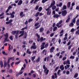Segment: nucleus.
<instances>
[{"instance_id": "6e6d98bb", "label": "nucleus", "mask_w": 79, "mask_h": 79, "mask_svg": "<svg viewBox=\"0 0 79 79\" xmlns=\"http://www.w3.org/2000/svg\"><path fill=\"white\" fill-rule=\"evenodd\" d=\"M62 22L63 21H62V20H60L59 22L58 23L59 24H61V23H62Z\"/></svg>"}, {"instance_id": "58836bf2", "label": "nucleus", "mask_w": 79, "mask_h": 79, "mask_svg": "<svg viewBox=\"0 0 79 79\" xmlns=\"http://www.w3.org/2000/svg\"><path fill=\"white\" fill-rule=\"evenodd\" d=\"M66 63L67 64H70V62L69 60H67V61H66Z\"/></svg>"}, {"instance_id": "e2e57ef3", "label": "nucleus", "mask_w": 79, "mask_h": 79, "mask_svg": "<svg viewBox=\"0 0 79 79\" xmlns=\"http://www.w3.org/2000/svg\"><path fill=\"white\" fill-rule=\"evenodd\" d=\"M69 71H67L66 72V74H67V75H68V74H69Z\"/></svg>"}, {"instance_id": "603ef678", "label": "nucleus", "mask_w": 79, "mask_h": 79, "mask_svg": "<svg viewBox=\"0 0 79 79\" xmlns=\"http://www.w3.org/2000/svg\"><path fill=\"white\" fill-rule=\"evenodd\" d=\"M58 68H59V67H56V69H55V73L56 71H57V70H58Z\"/></svg>"}, {"instance_id": "c9c22d12", "label": "nucleus", "mask_w": 79, "mask_h": 79, "mask_svg": "<svg viewBox=\"0 0 79 79\" xmlns=\"http://www.w3.org/2000/svg\"><path fill=\"white\" fill-rule=\"evenodd\" d=\"M73 46V45H70L68 47V50H70L71 49V48Z\"/></svg>"}, {"instance_id": "c85d7f7f", "label": "nucleus", "mask_w": 79, "mask_h": 79, "mask_svg": "<svg viewBox=\"0 0 79 79\" xmlns=\"http://www.w3.org/2000/svg\"><path fill=\"white\" fill-rule=\"evenodd\" d=\"M39 14H40V12H37L36 14V15H35V16L36 17L38 16H39Z\"/></svg>"}, {"instance_id": "e433bc0d", "label": "nucleus", "mask_w": 79, "mask_h": 79, "mask_svg": "<svg viewBox=\"0 0 79 79\" xmlns=\"http://www.w3.org/2000/svg\"><path fill=\"white\" fill-rule=\"evenodd\" d=\"M48 43H47V44H46L45 45V48H47V47H48Z\"/></svg>"}, {"instance_id": "3c124183", "label": "nucleus", "mask_w": 79, "mask_h": 79, "mask_svg": "<svg viewBox=\"0 0 79 79\" xmlns=\"http://www.w3.org/2000/svg\"><path fill=\"white\" fill-rule=\"evenodd\" d=\"M39 0H35V1H34L33 3L34 4H35L36 2H39Z\"/></svg>"}, {"instance_id": "8fccbe9b", "label": "nucleus", "mask_w": 79, "mask_h": 79, "mask_svg": "<svg viewBox=\"0 0 79 79\" xmlns=\"http://www.w3.org/2000/svg\"><path fill=\"white\" fill-rule=\"evenodd\" d=\"M74 32V28H73L71 30V32Z\"/></svg>"}, {"instance_id": "0e129e2a", "label": "nucleus", "mask_w": 79, "mask_h": 79, "mask_svg": "<svg viewBox=\"0 0 79 79\" xmlns=\"http://www.w3.org/2000/svg\"><path fill=\"white\" fill-rule=\"evenodd\" d=\"M60 71H61V70H59L57 72V75H59V74H60Z\"/></svg>"}, {"instance_id": "69168bd1", "label": "nucleus", "mask_w": 79, "mask_h": 79, "mask_svg": "<svg viewBox=\"0 0 79 79\" xmlns=\"http://www.w3.org/2000/svg\"><path fill=\"white\" fill-rule=\"evenodd\" d=\"M23 15V12H21L20 13V16H22Z\"/></svg>"}, {"instance_id": "412c9836", "label": "nucleus", "mask_w": 79, "mask_h": 79, "mask_svg": "<svg viewBox=\"0 0 79 79\" xmlns=\"http://www.w3.org/2000/svg\"><path fill=\"white\" fill-rule=\"evenodd\" d=\"M78 77V73H76L75 74V75L74 76V78H77V77Z\"/></svg>"}, {"instance_id": "f3484780", "label": "nucleus", "mask_w": 79, "mask_h": 79, "mask_svg": "<svg viewBox=\"0 0 79 79\" xmlns=\"http://www.w3.org/2000/svg\"><path fill=\"white\" fill-rule=\"evenodd\" d=\"M43 68L44 69V71H45H45H47V67H45V65H43Z\"/></svg>"}, {"instance_id": "9b49d317", "label": "nucleus", "mask_w": 79, "mask_h": 79, "mask_svg": "<svg viewBox=\"0 0 79 79\" xmlns=\"http://www.w3.org/2000/svg\"><path fill=\"white\" fill-rule=\"evenodd\" d=\"M62 5H63V3H62V2L60 3L59 4H57L56 5V6L57 7H61V6H62Z\"/></svg>"}, {"instance_id": "4468645a", "label": "nucleus", "mask_w": 79, "mask_h": 79, "mask_svg": "<svg viewBox=\"0 0 79 79\" xmlns=\"http://www.w3.org/2000/svg\"><path fill=\"white\" fill-rule=\"evenodd\" d=\"M67 8V6L65 5H64L62 8V10H66Z\"/></svg>"}, {"instance_id": "72a5a7b5", "label": "nucleus", "mask_w": 79, "mask_h": 79, "mask_svg": "<svg viewBox=\"0 0 79 79\" xmlns=\"http://www.w3.org/2000/svg\"><path fill=\"white\" fill-rule=\"evenodd\" d=\"M9 38L11 40H13V36H10Z\"/></svg>"}, {"instance_id": "7c9ffc66", "label": "nucleus", "mask_w": 79, "mask_h": 79, "mask_svg": "<svg viewBox=\"0 0 79 79\" xmlns=\"http://www.w3.org/2000/svg\"><path fill=\"white\" fill-rule=\"evenodd\" d=\"M69 26L70 27H71V26H74V23H73V22H71L69 24Z\"/></svg>"}, {"instance_id": "13d9d810", "label": "nucleus", "mask_w": 79, "mask_h": 79, "mask_svg": "<svg viewBox=\"0 0 79 79\" xmlns=\"http://www.w3.org/2000/svg\"><path fill=\"white\" fill-rule=\"evenodd\" d=\"M32 42H33V40H31H31H30L29 41V44H31V43H32Z\"/></svg>"}, {"instance_id": "393cba45", "label": "nucleus", "mask_w": 79, "mask_h": 79, "mask_svg": "<svg viewBox=\"0 0 79 79\" xmlns=\"http://www.w3.org/2000/svg\"><path fill=\"white\" fill-rule=\"evenodd\" d=\"M29 51V49H28L27 50L26 53H28V54H31V52Z\"/></svg>"}, {"instance_id": "79ce46f5", "label": "nucleus", "mask_w": 79, "mask_h": 79, "mask_svg": "<svg viewBox=\"0 0 79 79\" xmlns=\"http://www.w3.org/2000/svg\"><path fill=\"white\" fill-rule=\"evenodd\" d=\"M27 29V27H25L21 29V31H24V29Z\"/></svg>"}, {"instance_id": "6ab92c4d", "label": "nucleus", "mask_w": 79, "mask_h": 79, "mask_svg": "<svg viewBox=\"0 0 79 79\" xmlns=\"http://www.w3.org/2000/svg\"><path fill=\"white\" fill-rule=\"evenodd\" d=\"M23 39H26L27 38V33L26 32H25V34L23 36Z\"/></svg>"}, {"instance_id": "a878e982", "label": "nucleus", "mask_w": 79, "mask_h": 79, "mask_svg": "<svg viewBox=\"0 0 79 79\" xmlns=\"http://www.w3.org/2000/svg\"><path fill=\"white\" fill-rule=\"evenodd\" d=\"M7 65V64L6 63V62H4V64L3 65V67L5 68L6 66V65Z\"/></svg>"}, {"instance_id": "c03bdc74", "label": "nucleus", "mask_w": 79, "mask_h": 79, "mask_svg": "<svg viewBox=\"0 0 79 79\" xmlns=\"http://www.w3.org/2000/svg\"><path fill=\"white\" fill-rule=\"evenodd\" d=\"M8 72L9 73H13V70L12 69H10L9 71Z\"/></svg>"}, {"instance_id": "37998d69", "label": "nucleus", "mask_w": 79, "mask_h": 79, "mask_svg": "<svg viewBox=\"0 0 79 79\" xmlns=\"http://www.w3.org/2000/svg\"><path fill=\"white\" fill-rule=\"evenodd\" d=\"M14 57H9L10 60H12V61H13V60H15V58H14Z\"/></svg>"}, {"instance_id": "5701e85b", "label": "nucleus", "mask_w": 79, "mask_h": 79, "mask_svg": "<svg viewBox=\"0 0 79 79\" xmlns=\"http://www.w3.org/2000/svg\"><path fill=\"white\" fill-rule=\"evenodd\" d=\"M72 23L75 24V23H76V18H74L72 20Z\"/></svg>"}, {"instance_id": "4c0bfd02", "label": "nucleus", "mask_w": 79, "mask_h": 79, "mask_svg": "<svg viewBox=\"0 0 79 79\" xmlns=\"http://www.w3.org/2000/svg\"><path fill=\"white\" fill-rule=\"evenodd\" d=\"M56 6H53L52 8V9L53 10H54L55 9H56Z\"/></svg>"}, {"instance_id": "f8f14e48", "label": "nucleus", "mask_w": 79, "mask_h": 79, "mask_svg": "<svg viewBox=\"0 0 79 79\" xmlns=\"http://www.w3.org/2000/svg\"><path fill=\"white\" fill-rule=\"evenodd\" d=\"M23 2L22 0H20L18 3V5H21L23 3Z\"/></svg>"}, {"instance_id": "c756f323", "label": "nucleus", "mask_w": 79, "mask_h": 79, "mask_svg": "<svg viewBox=\"0 0 79 79\" xmlns=\"http://www.w3.org/2000/svg\"><path fill=\"white\" fill-rule=\"evenodd\" d=\"M42 9L43 8L42 7H40L38 9V11H41V10H42Z\"/></svg>"}, {"instance_id": "f03ea898", "label": "nucleus", "mask_w": 79, "mask_h": 79, "mask_svg": "<svg viewBox=\"0 0 79 79\" xmlns=\"http://www.w3.org/2000/svg\"><path fill=\"white\" fill-rule=\"evenodd\" d=\"M55 5V0H53L52 2V3L51 4L50 6H49L46 9V11H47L48 10H50V8H51L53 6H54Z\"/></svg>"}, {"instance_id": "4d7b16f0", "label": "nucleus", "mask_w": 79, "mask_h": 79, "mask_svg": "<svg viewBox=\"0 0 79 79\" xmlns=\"http://www.w3.org/2000/svg\"><path fill=\"white\" fill-rule=\"evenodd\" d=\"M11 8H12V6H9L8 7V9L10 10Z\"/></svg>"}, {"instance_id": "f257e3e1", "label": "nucleus", "mask_w": 79, "mask_h": 79, "mask_svg": "<svg viewBox=\"0 0 79 79\" xmlns=\"http://www.w3.org/2000/svg\"><path fill=\"white\" fill-rule=\"evenodd\" d=\"M19 31H13L11 33L13 35H15V37L16 39H18V35L19 34Z\"/></svg>"}, {"instance_id": "cd10ccee", "label": "nucleus", "mask_w": 79, "mask_h": 79, "mask_svg": "<svg viewBox=\"0 0 79 79\" xmlns=\"http://www.w3.org/2000/svg\"><path fill=\"white\" fill-rule=\"evenodd\" d=\"M40 61V57H38L37 59L36 60V62L38 63V62H39Z\"/></svg>"}, {"instance_id": "423d86ee", "label": "nucleus", "mask_w": 79, "mask_h": 79, "mask_svg": "<svg viewBox=\"0 0 79 79\" xmlns=\"http://www.w3.org/2000/svg\"><path fill=\"white\" fill-rule=\"evenodd\" d=\"M19 33L21 34L19 36V37H22V36H23V35H24V31H20Z\"/></svg>"}, {"instance_id": "a211bd4d", "label": "nucleus", "mask_w": 79, "mask_h": 79, "mask_svg": "<svg viewBox=\"0 0 79 79\" xmlns=\"http://www.w3.org/2000/svg\"><path fill=\"white\" fill-rule=\"evenodd\" d=\"M49 72V70L48 69H47L46 71L45 72L44 71V73H45V75H47L48 74V73Z\"/></svg>"}, {"instance_id": "0eeeda50", "label": "nucleus", "mask_w": 79, "mask_h": 79, "mask_svg": "<svg viewBox=\"0 0 79 79\" xmlns=\"http://www.w3.org/2000/svg\"><path fill=\"white\" fill-rule=\"evenodd\" d=\"M50 9H49V10H48L47 11V15H51V13H52V11L50 10Z\"/></svg>"}, {"instance_id": "1a4fd4ad", "label": "nucleus", "mask_w": 79, "mask_h": 79, "mask_svg": "<svg viewBox=\"0 0 79 79\" xmlns=\"http://www.w3.org/2000/svg\"><path fill=\"white\" fill-rule=\"evenodd\" d=\"M67 18L68 19L66 21V23H68L71 19V18H70V16L69 15H68Z\"/></svg>"}, {"instance_id": "20e7f679", "label": "nucleus", "mask_w": 79, "mask_h": 79, "mask_svg": "<svg viewBox=\"0 0 79 79\" xmlns=\"http://www.w3.org/2000/svg\"><path fill=\"white\" fill-rule=\"evenodd\" d=\"M67 11H66V10H63L62 11V15L63 16H65L66 15V14L67 13Z\"/></svg>"}, {"instance_id": "a19ab883", "label": "nucleus", "mask_w": 79, "mask_h": 79, "mask_svg": "<svg viewBox=\"0 0 79 79\" xmlns=\"http://www.w3.org/2000/svg\"><path fill=\"white\" fill-rule=\"evenodd\" d=\"M56 39L55 38H52V39L51 42H53V41H55V40H56Z\"/></svg>"}, {"instance_id": "473e14b6", "label": "nucleus", "mask_w": 79, "mask_h": 79, "mask_svg": "<svg viewBox=\"0 0 79 79\" xmlns=\"http://www.w3.org/2000/svg\"><path fill=\"white\" fill-rule=\"evenodd\" d=\"M35 35H36V36H37V37H38L37 38L38 39H40V35H39V34H38V33H36L35 34Z\"/></svg>"}, {"instance_id": "680f3d73", "label": "nucleus", "mask_w": 79, "mask_h": 79, "mask_svg": "<svg viewBox=\"0 0 79 79\" xmlns=\"http://www.w3.org/2000/svg\"><path fill=\"white\" fill-rule=\"evenodd\" d=\"M75 34H76L77 35L78 34V35H79V30H78V31H76V32H75Z\"/></svg>"}, {"instance_id": "f704fd0d", "label": "nucleus", "mask_w": 79, "mask_h": 79, "mask_svg": "<svg viewBox=\"0 0 79 79\" xmlns=\"http://www.w3.org/2000/svg\"><path fill=\"white\" fill-rule=\"evenodd\" d=\"M57 29V27H54L53 28V31H55Z\"/></svg>"}, {"instance_id": "6e6552de", "label": "nucleus", "mask_w": 79, "mask_h": 79, "mask_svg": "<svg viewBox=\"0 0 79 79\" xmlns=\"http://www.w3.org/2000/svg\"><path fill=\"white\" fill-rule=\"evenodd\" d=\"M53 50H55V47H52L51 48V49H50V53H52L53 52Z\"/></svg>"}, {"instance_id": "bb28decb", "label": "nucleus", "mask_w": 79, "mask_h": 79, "mask_svg": "<svg viewBox=\"0 0 79 79\" xmlns=\"http://www.w3.org/2000/svg\"><path fill=\"white\" fill-rule=\"evenodd\" d=\"M76 24L77 26H79V20H77L76 22Z\"/></svg>"}, {"instance_id": "5fc2aeb1", "label": "nucleus", "mask_w": 79, "mask_h": 79, "mask_svg": "<svg viewBox=\"0 0 79 79\" xmlns=\"http://www.w3.org/2000/svg\"><path fill=\"white\" fill-rule=\"evenodd\" d=\"M70 59H74V56H71L70 57Z\"/></svg>"}, {"instance_id": "864d4df0", "label": "nucleus", "mask_w": 79, "mask_h": 79, "mask_svg": "<svg viewBox=\"0 0 79 79\" xmlns=\"http://www.w3.org/2000/svg\"><path fill=\"white\" fill-rule=\"evenodd\" d=\"M22 44H24V45H27V43H26V41H23Z\"/></svg>"}, {"instance_id": "7ed1b4c3", "label": "nucleus", "mask_w": 79, "mask_h": 79, "mask_svg": "<svg viewBox=\"0 0 79 79\" xmlns=\"http://www.w3.org/2000/svg\"><path fill=\"white\" fill-rule=\"evenodd\" d=\"M6 15H10L11 16V18H15V11H13L12 13H7L6 14Z\"/></svg>"}, {"instance_id": "b1692460", "label": "nucleus", "mask_w": 79, "mask_h": 79, "mask_svg": "<svg viewBox=\"0 0 79 79\" xmlns=\"http://www.w3.org/2000/svg\"><path fill=\"white\" fill-rule=\"evenodd\" d=\"M0 65H1V68H3V62L1 61L0 62Z\"/></svg>"}, {"instance_id": "39448f33", "label": "nucleus", "mask_w": 79, "mask_h": 79, "mask_svg": "<svg viewBox=\"0 0 79 79\" xmlns=\"http://www.w3.org/2000/svg\"><path fill=\"white\" fill-rule=\"evenodd\" d=\"M39 23H36L35 24L34 26L36 27L35 28V29H37L39 28V27H40V25H39ZM36 26H37V27H36Z\"/></svg>"}, {"instance_id": "2eb2a0df", "label": "nucleus", "mask_w": 79, "mask_h": 79, "mask_svg": "<svg viewBox=\"0 0 79 79\" xmlns=\"http://www.w3.org/2000/svg\"><path fill=\"white\" fill-rule=\"evenodd\" d=\"M37 46H32L31 48V49H36Z\"/></svg>"}, {"instance_id": "4be33fe9", "label": "nucleus", "mask_w": 79, "mask_h": 79, "mask_svg": "<svg viewBox=\"0 0 79 79\" xmlns=\"http://www.w3.org/2000/svg\"><path fill=\"white\" fill-rule=\"evenodd\" d=\"M71 6V2H69L67 5V8H69Z\"/></svg>"}, {"instance_id": "a18cd8bd", "label": "nucleus", "mask_w": 79, "mask_h": 79, "mask_svg": "<svg viewBox=\"0 0 79 79\" xmlns=\"http://www.w3.org/2000/svg\"><path fill=\"white\" fill-rule=\"evenodd\" d=\"M39 6H36L35 7V10H37L39 9Z\"/></svg>"}, {"instance_id": "9d476101", "label": "nucleus", "mask_w": 79, "mask_h": 79, "mask_svg": "<svg viewBox=\"0 0 79 79\" xmlns=\"http://www.w3.org/2000/svg\"><path fill=\"white\" fill-rule=\"evenodd\" d=\"M53 17L54 18H58L59 17V15L57 14H55L53 15Z\"/></svg>"}, {"instance_id": "338daca9", "label": "nucleus", "mask_w": 79, "mask_h": 79, "mask_svg": "<svg viewBox=\"0 0 79 79\" xmlns=\"http://www.w3.org/2000/svg\"><path fill=\"white\" fill-rule=\"evenodd\" d=\"M28 23H29V22H28L27 21H26L25 22V25H26V24H28Z\"/></svg>"}, {"instance_id": "ddd939ff", "label": "nucleus", "mask_w": 79, "mask_h": 79, "mask_svg": "<svg viewBox=\"0 0 79 79\" xmlns=\"http://www.w3.org/2000/svg\"><path fill=\"white\" fill-rule=\"evenodd\" d=\"M47 50H46V49H44L42 52V53L43 54H44V52H45V53L44 54V55H47Z\"/></svg>"}, {"instance_id": "ea45409f", "label": "nucleus", "mask_w": 79, "mask_h": 79, "mask_svg": "<svg viewBox=\"0 0 79 79\" xmlns=\"http://www.w3.org/2000/svg\"><path fill=\"white\" fill-rule=\"evenodd\" d=\"M33 21V19H32L30 18L28 20V23H30V22H31V21Z\"/></svg>"}, {"instance_id": "774afa93", "label": "nucleus", "mask_w": 79, "mask_h": 79, "mask_svg": "<svg viewBox=\"0 0 79 79\" xmlns=\"http://www.w3.org/2000/svg\"><path fill=\"white\" fill-rule=\"evenodd\" d=\"M23 73V72L21 71L19 72V75H21V74H22Z\"/></svg>"}, {"instance_id": "2f4dec72", "label": "nucleus", "mask_w": 79, "mask_h": 79, "mask_svg": "<svg viewBox=\"0 0 79 79\" xmlns=\"http://www.w3.org/2000/svg\"><path fill=\"white\" fill-rule=\"evenodd\" d=\"M31 58V61H34V59L35 58V56H33Z\"/></svg>"}, {"instance_id": "bf43d9fd", "label": "nucleus", "mask_w": 79, "mask_h": 79, "mask_svg": "<svg viewBox=\"0 0 79 79\" xmlns=\"http://www.w3.org/2000/svg\"><path fill=\"white\" fill-rule=\"evenodd\" d=\"M66 59V57H64L62 58L63 61H64Z\"/></svg>"}, {"instance_id": "49530a36", "label": "nucleus", "mask_w": 79, "mask_h": 79, "mask_svg": "<svg viewBox=\"0 0 79 79\" xmlns=\"http://www.w3.org/2000/svg\"><path fill=\"white\" fill-rule=\"evenodd\" d=\"M4 36L5 37H8V33H6V35H5Z\"/></svg>"}, {"instance_id": "aec40b11", "label": "nucleus", "mask_w": 79, "mask_h": 79, "mask_svg": "<svg viewBox=\"0 0 79 79\" xmlns=\"http://www.w3.org/2000/svg\"><path fill=\"white\" fill-rule=\"evenodd\" d=\"M44 31V28L43 27H41L40 29V32H42Z\"/></svg>"}, {"instance_id": "09e8293b", "label": "nucleus", "mask_w": 79, "mask_h": 79, "mask_svg": "<svg viewBox=\"0 0 79 79\" xmlns=\"http://www.w3.org/2000/svg\"><path fill=\"white\" fill-rule=\"evenodd\" d=\"M10 57H9L7 62V64H9V63H10Z\"/></svg>"}, {"instance_id": "de8ad7c7", "label": "nucleus", "mask_w": 79, "mask_h": 79, "mask_svg": "<svg viewBox=\"0 0 79 79\" xmlns=\"http://www.w3.org/2000/svg\"><path fill=\"white\" fill-rule=\"evenodd\" d=\"M21 63V60H19L18 62H16L15 63V64H19V63Z\"/></svg>"}, {"instance_id": "052dcab7", "label": "nucleus", "mask_w": 79, "mask_h": 79, "mask_svg": "<svg viewBox=\"0 0 79 79\" xmlns=\"http://www.w3.org/2000/svg\"><path fill=\"white\" fill-rule=\"evenodd\" d=\"M53 35H54V34H53V33H52L50 35V36L51 37H53Z\"/></svg>"}, {"instance_id": "dca6fc26", "label": "nucleus", "mask_w": 79, "mask_h": 79, "mask_svg": "<svg viewBox=\"0 0 79 79\" xmlns=\"http://www.w3.org/2000/svg\"><path fill=\"white\" fill-rule=\"evenodd\" d=\"M46 39V38H44L43 37H41L40 38V41H44V40H45Z\"/></svg>"}]
</instances>
